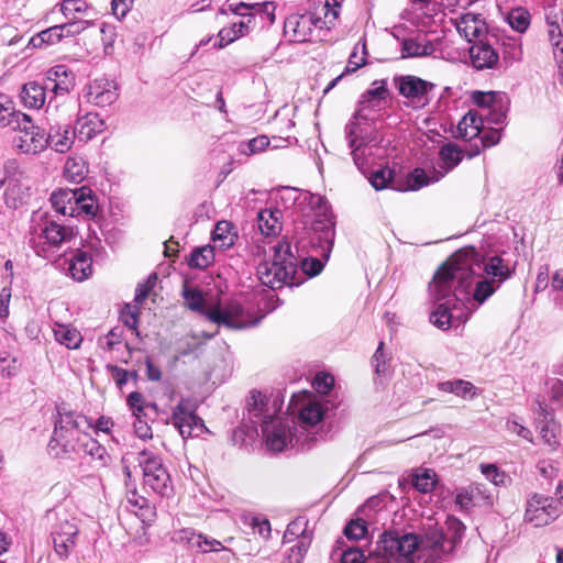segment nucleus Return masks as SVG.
I'll list each match as a JSON object with an SVG mask.
<instances>
[{"label":"nucleus","instance_id":"4d7b16f0","mask_svg":"<svg viewBox=\"0 0 563 563\" xmlns=\"http://www.w3.org/2000/svg\"><path fill=\"white\" fill-rule=\"evenodd\" d=\"M481 472L483 475L490 481L496 486H505L508 477L507 475L499 471V468L495 464H484L479 465Z\"/></svg>","mask_w":563,"mask_h":563},{"label":"nucleus","instance_id":"6ab92c4d","mask_svg":"<svg viewBox=\"0 0 563 563\" xmlns=\"http://www.w3.org/2000/svg\"><path fill=\"white\" fill-rule=\"evenodd\" d=\"M437 51V44L429 40L426 33H415L400 42L401 58H421L431 56Z\"/></svg>","mask_w":563,"mask_h":563},{"label":"nucleus","instance_id":"bb28decb","mask_svg":"<svg viewBox=\"0 0 563 563\" xmlns=\"http://www.w3.org/2000/svg\"><path fill=\"white\" fill-rule=\"evenodd\" d=\"M20 99L25 108L40 110L46 101V88L37 81H29L22 86Z\"/></svg>","mask_w":563,"mask_h":563},{"label":"nucleus","instance_id":"ea45409f","mask_svg":"<svg viewBox=\"0 0 563 563\" xmlns=\"http://www.w3.org/2000/svg\"><path fill=\"white\" fill-rule=\"evenodd\" d=\"M412 485L420 493H430L434 489L438 478L431 468H418L412 474Z\"/></svg>","mask_w":563,"mask_h":563},{"label":"nucleus","instance_id":"cd10ccee","mask_svg":"<svg viewBox=\"0 0 563 563\" xmlns=\"http://www.w3.org/2000/svg\"><path fill=\"white\" fill-rule=\"evenodd\" d=\"M484 129L483 114L475 110H470L459 122L456 128V137L463 140H473L477 137Z\"/></svg>","mask_w":563,"mask_h":563},{"label":"nucleus","instance_id":"3c124183","mask_svg":"<svg viewBox=\"0 0 563 563\" xmlns=\"http://www.w3.org/2000/svg\"><path fill=\"white\" fill-rule=\"evenodd\" d=\"M549 40L553 45V54L555 59L563 64V44L561 41L562 31L556 22H549Z\"/></svg>","mask_w":563,"mask_h":563},{"label":"nucleus","instance_id":"ddd939ff","mask_svg":"<svg viewBox=\"0 0 563 563\" xmlns=\"http://www.w3.org/2000/svg\"><path fill=\"white\" fill-rule=\"evenodd\" d=\"M395 81L399 93L413 109H422L430 103L435 88L433 82L412 75L398 77Z\"/></svg>","mask_w":563,"mask_h":563},{"label":"nucleus","instance_id":"5701e85b","mask_svg":"<svg viewBox=\"0 0 563 563\" xmlns=\"http://www.w3.org/2000/svg\"><path fill=\"white\" fill-rule=\"evenodd\" d=\"M455 25L460 35L470 43L476 38L479 41L487 34V24L481 14L472 12L462 14L455 20Z\"/></svg>","mask_w":563,"mask_h":563},{"label":"nucleus","instance_id":"338daca9","mask_svg":"<svg viewBox=\"0 0 563 563\" xmlns=\"http://www.w3.org/2000/svg\"><path fill=\"white\" fill-rule=\"evenodd\" d=\"M548 393L553 405L558 407L563 405V383L560 379L550 382Z\"/></svg>","mask_w":563,"mask_h":563},{"label":"nucleus","instance_id":"39448f33","mask_svg":"<svg viewBox=\"0 0 563 563\" xmlns=\"http://www.w3.org/2000/svg\"><path fill=\"white\" fill-rule=\"evenodd\" d=\"M268 252H273V260L260 261L257 264L260 282L272 289L294 284L297 263L290 252V244L287 241H280L267 249V243L261 240L256 241L252 249L253 255L257 258H265Z\"/></svg>","mask_w":563,"mask_h":563},{"label":"nucleus","instance_id":"4be33fe9","mask_svg":"<svg viewBox=\"0 0 563 563\" xmlns=\"http://www.w3.org/2000/svg\"><path fill=\"white\" fill-rule=\"evenodd\" d=\"M537 428L542 443L549 451H554L559 446L558 435L560 433V426L555 421L553 415L548 411L547 407L541 402L539 404Z\"/></svg>","mask_w":563,"mask_h":563},{"label":"nucleus","instance_id":"c9c22d12","mask_svg":"<svg viewBox=\"0 0 563 563\" xmlns=\"http://www.w3.org/2000/svg\"><path fill=\"white\" fill-rule=\"evenodd\" d=\"M74 279L82 282L92 273V261L87 252L77 251L69 261L68 267Z\"/></svg>","mask_w":563,"mask_h":563},{"label":"nucleus","instance_id":"4c0bfd02","mask_svg":"<svg viewBox=\"0 0 563 563\" xmlns=\"http://www.w3.org/2000/svg\"><path fill=\"white\" fill-rule=\"evenodd\" d=\"M88 175V163L79 155H71L64 165V176L67 180L79 184Z\"/></svg>","mask_w":563,"mask_h":563},{"label":"nucleus","instance_id":"603ef678","mask_svg":"<svg viewBox=\"0 0 563 563\" xmlns=\"http://www.w3.org/2000/svg\"><path fill=\"white\" fill-rule=\"evenodd\" d=\"M369 183L376 190L385 189L389 185L391 188L396 186L393 183V170L387 167L375 170L369 177Z\"/></svg>","mask_w":563,"mask_h":563},{"label":"nucleus","instance_id":"9d476101","mask_svg":"<svg viewBox=\"0 0 563 563\" xmlns=\"http://www.w3.org/2000/svg\"><path fill=\"white\" fill-rule=\"evenodd\" d=\"M137 461L143 471L144 485L162 497L170 496L173 484L161 457L150 450H143Z\"/></svg>","mask_w":563,"mask_h":563},{"label":"nucleus","instance_id":"9b49d317","mask_svg":"<svg viewBox=\"0 0 563 563\" xmlns=\"http://www.w3.org/2000/svg\"><path fill=\"white\" fill-rule=\"evenodd\" d=\"M14 133L12 147L19 154L37 156L48 147V135L45 129L36 124L30 115Z\"/></svg>","mask_w":563,"mask_h":563},{"label":"nucleus","instance_id":"13d9d810","mask_svg":"<svg viewBox=\"0 0 563 563\" xmlns=\"http://www.w3.org/2000/svg\"><path fill=\"white\" fill-rule=\"evenodd\" d=\"M88 5L84 0H64L60 4V11L68 20H76L75 13H85Z\"/></svg>","mask_w":563,"mask_h":563},{"label":"nucleus","instance_id":"f257e3e1","mask_svg":"<svg viewBox=\"0 0 563 563\" xmlns=\"http://www.w3.org/2000/svg\"><path fill=\"white\" fill-rule=\"evenodd\" d=\"M474 265L478 266L474 250L461 249L437 271L429 284L430 296L437 301L444 300L430 314V321L439 329L451 327V307L462 300L461 295L468 294L464 283L468 273L474 271Z\"/></svg>","mask_w":563,"mask_h":563},{"label":"nucleus","instance_id":"c03bdc74","mask_svg":"<svg viewBox=\"0 0 563 563\" xmlns=\"http://www.w3.org/2000/svg\"><path fill=\"white\" fill-rule=\"evenodd\" d=\"M503 57L508 64H514L522 58L521 41L517 37H506L503 43Z\"/></svg>","mask_w":563,"mask_h":563},{"label":"nucleus","instance_id":"5fc2aeb1","mask_svg":"<svg viewBox=\"0 0 563 563\" xmlns=\"http://www.w3.org/2000/svg\"><path fill=\"white\" fill-rule=\"evenodd\" d=\"M344 534L349 540H361L367 534V525L363 519L351 520L344 528Z\"/></svg>","mask_w":563,"mask_h":563},{"label":"nucleus","instance_id":"bf43d9fd","mask_svg":"<svg viewBox=\"0 0 563 563\" xmlns=\"http://www.w3.org/2000/svg\"><path fill=\"white\" fill-rule=\"evenodd\" d=\"M100 33H101V41H102L104 54L110 55L113 52V44L117 38L115 26L103 22L100 25Z\"/></svg>","mask_w":563,"mask_h":563},{"label":"nucleus","instance_id":"f3484780","mask_svg":"<svg viewBox=\"0 0 563 563\" xmlns=\"http://www.w3.org/2000/svg\"><path fill=\"white\" fill-rule=\"evenodd\" d=\"M465 249H473L476 256L477 265H474V271L468 273L466 280L464 283V287L468 290L475 277H479L485 274V278H494L501 283L508 278L509 271L508 267L504 265L503 260L499 256H493L489 258L487 263L482 262V257L479 253L473 246H466Z\"/></svg>","mask_w":563,"mask_h":563},{"label":"nucleus","instance_id":"a19ab883","mask_svg":"<svg viewBox=\"0 0 563 563\" xmlns=\"http://www.w3.org/2000/svg\"><path fill=\"white\" fill-rule=\"evenodd\" d=\"M477 278L478 280L475 282L473 298L475 301L482 305L500 287V284L497 279L485 278L482 275Z\"/></svg>","mask_w":563,"mask_h":563},{"label":"nucleus","instance_id":"a878e982","mask_svg":"<svg viewBox=\"0 0 563 563\" xmlns=\"http://www.w3.org/2000/svg\"><path fill=\"white\" fill-rule=\"evenodd\" d=\"M104 121L98 113H87L78 118L75 126L76 136L80 141H89L103 132Z\"/></svg>","mask_w":563,"mask_h":563},{"label":"nucleus","instance_id":"b1692460","mask_svg":"<svg viewBox=\"0 0 563 563\" xmlns=\"http://www.w3.org/2000/svg\"><path fill=\"white\" fill-rule=\"evenodd\" d=\"M471 63L477 70L492 69L499 62V55L495 48L482 40L470 47Z\"/></svg>","mask_w":563,"mask_h":563},{"label":"nucleus","instance_id":"c756f323","mask_svg":"<svg viewBox=\"0 0 563 563\" xmlns=\"http://www.w3.org/2000/svg\"><path fill=\"white\" fill-rule=\"evenodd\" d=\"M76 189H58L52 192L51 203L57 213L75 217Z\"/></svg>","mask_w":563,"mask_h":563},{"label":"nucleus","instance_id":"1a4fd4ad","mask_svg":"<svg viewBox=\"0 0 563 563\" xmlns=\"http://www.w3.org/2000/svg\"><path fill=\"white\" fill-rule=\"evenodd\" d=\"M305 200L314 209L316 220L312 224V245L320 249V255L327 261L333 247L335 230L332 212L325 199L316 194H308Z\"/></svg>","mask_w":563,"mask_h":563},{"label":"nucleus","instance_id":"f03ea898","mask_svg":"<svg viewBox=\"0 0 563 563\" xmlns=\"http://www.w3.org/2000/svg\"><path fill=\"white\" fill-rule=\"evenodd\" d=\"M388 97L385 80H376L365 91L353 119L345 126V135L351 148L354 164L362 168L372 154L371 143L374 141L372 123L379 117Z\"/></svg>","mask_w":563,"mask_h":563},{"label":"nucleus","instance_id":"79ce46f5","mask_svg":"<svg viewBox=\"0 0 563 563\" xmlns=\"http://www.w3.org/2000/svg\"><path fill=\"white\" fill-rule=\"evenodd\" d=\"M214 261V247L211 245H205L195 249L189 258V266L195 268H207Z\"/></svg>","mask_w":563,"mask_h":563},{"label":"nucleus","instance_id":"69168bd1","mask_svg":"<svg viewBox=\"0 0 563 563\" xmlns=\"http://www.w3.org/2000/svg\"><path fill=\"white\" fill-rule=\"evenodd\" d=\"M454 395L464 399H473L477 396V389L471 382L456 379Z\"/></svg>","mask_w":563,"mask_h":563},{"label":"nucleus","instance_id":"6e6552de","mask_svg":"<svg viewBox=\"0 0 563 563\" xmlns=\"http://www.w3.org/2000/svg\"><path fill=\"white\" fill-rule=\"evenodd\" d=\"M54 551L60 559H67L77 544L78 518L66 509H54L46 514Z\"/></svg>","mask_w":563,"mask_h":563},{"label":"nucleus","instance_id":"7ed1b4c3","mask_svg":"<svg viewBox=\"0 0 563 563\" xmlns=\"http://www.w3.org/2000/svg\"><path fill=\"white\" fill-rule=\"evenodd\" d=\"M282 401L268 399L260 391H253L249 404L250 419L260 423L266 446L274 452H282L297 444H303L300 437L292 432L288 419L279 416Z\"/></svg>","mask_w":563,"mask_h":563},{"label":"nucleus","instance_id":"864d4df0","mask_svg":"<svg viewBox=\"0 0 563 563\" xmlns=\"http://www.w3.org/2000/svg\"><path fill=\"white\" fill-rule=\"evenodd\" d=\"M310 545V537H303L296 545L290 548L284 563H302Z\"/></svg>","mask_w":563,"mask_h":563},{"label":"nucleus","instance_id":"423d86ee","mask_svg":"<svg viewBox=\"0 0 563 563\" xmlns=\"http://www.w3.org/2000/svg\"><path fill=\"white\" fill-rule=\"evenodd\" d=\"M336 0H327L322 5L323 19L316 13L292 14L284 23L285 36L295 43H303L311 40L314 29L330 30L339 16Z\"/></svg>","mask_w":563,"mask_h":563},{"label":"nucleus","instance_id":"58836bf2","mask_svg":"<svg viewBox=\"0 0 563 563\" xmlns=\"http://www.w3.org/2000/svg\"><path fill=\"white\" fill-rule=\"evenodd\" d=\"M63 37V29H60L59 24L47 27L33 35L29 41V46L34 48H42L47 45H54L62 41Z\"/></svg>","mask_w":563,"mask_h":563},{"label":"nucleus","instance_id":"37998d69","mask_svg":"<svg viewBox=\"0 0 563 563\" xmlns=\"http://www.w3.org/2000/svg\"><path fill=\"white\" fill-rule=\"evenodd\" d=\"M429 183L430 179L427 176L426 172L421 168H416L410 174H408L405 185L393 186V188L399 191H415L419 190L423 186L429 185Z\"/></svg>","mask_w":563,"mask_h":563},{"label":"nucleus","instance_id":"de8ad7c7","mask_svg":"<svg viewBox=\"0 0 563 563\" xmlns=\"http://www.w3.org/2000/svg\"><path fill=\"white\" fill-rule=\"evenodd\" d=\"M439 155L441 167L445 168V172L454 168L462 159V152L454 144H445L442 146Z\"/></svg>","mask_w":563,"mask_h":563},{"label":"nucleus","instance_id":"e2e57ef3","mask_svg":"<svg viewBox=\"0 0 563 563\" xmlns=\"http://www.w3.org/2000/svg\"><path fill=\"white\" fill-rule=\"evenodd\" d=\"M18 361L9 354H0V372L3 377L10 378L19 372Z\"/></svg>","mask_w":563,"mask_h":563},{"label":"nucleus","instance_id":"7c9ffc66","mask_svg":"<svg viewBox=\"0 0 563 563\" xmlns=\"http://www.w3.org/2000/svg\"><path fill=\"white\" fill-rule=\"evenodd\" d=\"M238 238V232L233 223L222 220L216 224L212 232V242L214 249L227 250L233 246Z\"/></svg>","mask_w":563,"mask_h":563},{"label":"nucleus","instance_id":"dca6fc26","mask_svg":"<svg viewBox=\"0 0 563 563\" xmlns=\"http://www.w3.org/2000/svg\"><path fill=\"white\" fill-rule=\"evenodd\" d=\"M560 514L552 498L534 494L527 500L525 521L534 527H544L559 518Z\"/></svg>","mask_w":563,"mask_h":563},{"label":"nucleus","instance_id":"393cba45","mask_svg":"<svg viewBox=\"0 0 563 563\" xmlns=\"http://www.w3.org/2000/svg\"><path fill=\"white\" fill-rule=\"evenodd\" d=\"M251 19L241 18L231 25L222 27L218 33V41L213 43L214 48H223L236 40L247 35L253 30Z\"/></svg>","mask_w":563,"mask_h":563},{"label":"nucleus","instance_id":"473e14b6","mask_svg":"<svg viewBox=\"0 0 563 563\" xmlns=\"http://www.w3.org/2000/svg\"><path fill=\"white\" fill-rule=\"evenodd\" d=\"M324 410L322 405L312 399H308L299 409L300 428L307 430L314 427L323 419Z\"/></svg>","mask_w":563,"mask_h":563},{"label":"nucleus","instance_id":"0eeeda50","mask_svg":"<svg viewBox=\"0 0 563 563\" xmlns=\"http://www.w3.org/2000/svg\"><path fill=\"white\" fill-rule=\"evenodd\" d=\"M88 424L86 417L73 411L59 413L53 435L48 443V452L54 457H65L76 453L85 434L82 427Z\"/></svg>","mask_w":563,"mask_h":563},{"label":"nucleus","instance_id":"2eb2a0df","mask_svg":"<svg viewBox=\"0 0 563 563\" xmlns=\"http://www.w3.org/2000/svg\"><path fill=\"white\" fill-rule=\"evenodd\" d=\"M472 101L483 109V117L494 124H503L506 120L508 110V98L504 92L499 91H473Z\"/></svg>","mask_w":563,"mask_h":563},{"label":"nucleus","instance_id":"680f3d73","mask_svg":"<svg viewBox=\"0 0 563 563\" xmlns=\"http://www.w3.org/2000/svg\"><path fill=\"white\" fill-rule=\"evenodd\" d=\"M196 539L198 541L195 543V549L202 553L227 550V548L223 547L220 541L213 538H209L202 533H200V537Z\"/></svg>","mask_w":563,"mask_h":563},{"label":"nucleus","instance_id":"aec40b11","mask_svg":"<svg viewBox=\"0 0 563 563\" xmlns=\"http://www.w3.org/2000/svg\"><path fill=\"white\" fill-rule=\"evenodd\" d=\"M88 101L98 107H107L118 99L115 81L108 78H96L87 87Z\"/></svg>","mask_w":563,"mask_h":563},{"label":"nucleus","instance_id":"774afa93","mask_svg":"<svg viewBox=\"0 0 563 563\" xmlns=\"http://www.w3.org/2000/svg\"><path fill=\"white\" fill-rule=\"evenodd\" d=\"M364 553L358 548H346L341 553V563H364Z\"/></svg>","mask_w":563,"mask_h":563},{"label":"nucleus","instance_id":"052dcab7","mask_svg":"<svg viewBox=\"0 0 563 563\" xmlns=\"http://www.w3.org/2000/svg\"><path fill=\"white\" fill-rule=\"evenodd\" d=\"M92 22L88 20H68V22L59 24L63 29V37H71L80 34L88 29Z\"/></svg>","mask_w":563,"mask_h":563},{"label":"nucleus","instance_id":"0e129e2a","mask_svg":"<svg viewBox=\"0 0 563 563\" xmlns=\"http://www.w3.org/2000/svg\"><path fill=\"white\" fill-rule=\"evenodd\" d=\"M334 386V377L327 373H318L313 379V387L319 394H328Z\"/></svg>","mask_w":563,"mask_h":563},{"label":"nucleus","instance_id":"6e6d98bb","mask_svg":"<svg viewBox=\"0 0 563 563\" xmlns=\"http://www.w3.org/2000/svg\"><path fill=\"white\" fill-rule=\"evenodd\" d=\"M508 23L511 29L522 33L528 29L530 24L529 13L522 9H515L508 14Z\"/></svg>","mask_w":563,"mask_h":563},{"label":"nucleus","instance_id":"a211bd4d","mask_svg":"<svg viewBox=\"0 0 563 563\" xmlns=\"http://www.w3.org/2000/svg\"><path fill=\"white\" fill-rule=\"evenodd\" d=\"M230 9L240 18L251 19L253 27L256 25L257 18L262 24H273L275 21L276 4L272 1L262 3H232L230 4Z\"/></svg>","mask_w":563,"mask_h":563},{"label":"nucleus","instance_id":"f8f14e48","mask_svg":"<svg viewBox=\"0 0 563 563\" xmlns=\"http://www.w3.org/2000/svg\"><path fill=\"white\" fill-rule=\"evenodd\" d=\"M465 527L456 518H450L446 521V532L434 530L427 534L424 550H428V559L432 562L442 560V558L451 553L457 543L461 542Z\"/></svg>","mask_w":563,"mask_h":563},{"label":"nucleus","instance_id":"e433bc0d","mask_svg":"<svg viewBox=\"0 0 563 563\" xmlns=\"http://www.w3.org/2000/svg\"><path fill=\"white\" fill-rule=\"evenodd\" d=\"M48 135V146L57 153H66L71 148L74 137L76 136L75 130L71 131L69 126L58 128V130H51L46 132Z\"/></svg>","mask_w":563,"mask_h":563},{"label":"nucleus","instance_id":"2f4dec72","mask_svg":"<svg viewBox=\"0 0 563 563\" xmlns=\"http://www.w3.org/2000/svg\"><path fill=\"white\" fill-rule=\"evenodd\" d=\"M29 114L18 110L10 100L0 101V128H9L13 132L21 126V123Z\"/></svg>","mask_w":563,"mask_h":563},{"label":"nucleus","instance_id":"8fccbe9b","mask_svg":"<svg viewBox=\"0 0 563 563\" xmlns=\"http://www.w3.org/2000/svg\"><path fill=\"white\" fill-rule=\"evenodd\" d=\"M308 521L303 517H299L292 520L284 533V542H292L295 539L308 537L306 534Z\"/></svg>","mask_w":563,"mask_h":563},{"label":"nucleus","instance_id":"f704fd0d","mask_svg":"<svg viewBox=\"0 0 563 563\" xmlns=\"http://www.w3.org/2000/svg\"><path fill=\"white\" fill-rule=\"evenodd\" d=\"M53 332L55 340L67 349L77 350L82 342L81 333L70 324L56 323Z\"/></svg>","mask_w":563,"mask_h":563},{"label":"nucleus","instance_id":"c85d7f7f","mask_svg":"<svg viewBox=\"0 0 563 563\" xmlns=\"http://www.w3.org/2000/svg\"><path fill=\"white\" fill-rule=\"evenodd\" d=\"M282 211L278 208H267L257 213V225L261 234L269 238L282 231Z\"/></svg>","mask_w":563,"mask_h":563},{"label":"nucleus","instance_id":"412c9836","mask_svg":"<svg viewBox=\"0 0 563 563\" xmlns=\"http://www.w3.org/2000/svg\"><path fill=\"white\" fill-rule=\"evenodd\" d=\"M33 240L36 238L49 246H59L74 236V230L70 227L60 225L53 221H45L43 225L34 227L31 231Z\"/></svg>","mask_w":563,"mask_h":563},{"label":"nucleus","instance_id":"09e8293b","mask_svg":"<svg viewBox=\"0 0 563 563\" xmlns=\"http://www.w3.org/2000/svg\"><path fill=\"white\" fill-rule=\"evenodd\" d=\"M269 145V140L265 135L256 136L249 142H242L239 144L238 151L242 155H253L263 152Z\"/></svg>","mask_w":563,"mask_h":563},{"label":"nucleus","instance_id":"4468645a","mask_svg":"<svg viewBox=\"0 0 563 563\" xmlns=\"http://www.w3.org/2000/svg\"><path fill=\"white\" fill-rule=\"evenodd\" d=\"M172 423L179 431L183 439L198 437L207 430L203 420L195 413V408L187 398H181L174 407Z\"/></svg>","mask_w":563,"mask_h":563},{"label":"nucleus","instance_id":"72a5a7b5","mask_svg":"<svg viewBox=\"0 0 563 563\" xmlns=\"http://www.w3.org/2000/svg\"><path fill=\"white\" fill-rule=\"evenodd\" d=\"M75 216L85 214L88 218L95 217L98 212L97 199L92 196L91 189L80 187L76 189Z\"/></svg>","mask_w":563,"mask_h":563},{"label":"nucleus","instance_id":"20e7f679","mask_svg":"<svg viewBox=\"0 0 563 563\" xmlns=\"http://www.w3.org/2000/svg\"><path fill=\"white\" fill-rule=\"evenodd\" d=\"M183 296L190 310L199 312L219 327L242 330L257 325L263 318L236 300L207 302L199 289L187 285L184 286Z\"/></svg>","mask_w":563,"mask_h":563},{"label":"nucleus","instance_id":"a18cd8bd","mask_svg":"<svg viewBox=\"0 0 563 563\" xmlns=\"http://www.w3.org/2000/svg\"><path fill=\"white\" fill-rule=\"evenodd\" d=\"M76 453H84L96 460H102L106 455V449L97 440L85 432V434L81 435V441Z\"/></svg>","mask_w":563,"mask_h":563},{"label":"nucleus","instance_id":"49530a36","mask_svg":"<svg viewBox=\"0 0 563 563\" xmlns=\"http://www.w3.org/2000/svg\"><path fill=\"white\" fill-rule=\"evenodd\" d=\"M366 42L361 38L354 46L352 54L350 55L345 73H354L366 64Z\"/></svg>","mask_w":563,"mask_h":563}]
</instances>
